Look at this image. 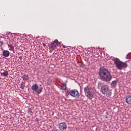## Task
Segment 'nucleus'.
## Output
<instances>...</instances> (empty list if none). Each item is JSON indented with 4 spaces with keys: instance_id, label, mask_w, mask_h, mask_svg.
Segmentation results:
<instances>
[{
    "instance_id": "39448f33",
    "label": "nucleus",
    "mask_w": 131,
    "mask_h": 131,
    "mask_svg": "<svg viewBox=\"0 0 131 131\" xmlns=\"http://www.w3.org/2000/svg\"><path fill=\"white\" fill-rule=\"evenodd\" d=\"M60 43L58 40L56 39L52 43L49 45V52L50 53H53V51H55L57 49L58 46H60Z\"/></svg>"
},
{
    "instance_id": "1a4fd4ad",
    "label": "nucleus",
    "mask_w": 131,
    "mask_h": 131,
    "mask_svg": "<svg viewBox=\"0 0 131 131\" xmlns=\"http://www.w3.org/2000/svg\"><path fill=\"white\" fill-rule=\"evenodd\" d=\"M125 102L128 105H131V95H127L126 96Z\"/></svg>"
},
{
    "instance_id": "9d476101",
    "label": "nucleus",
    "mask_w": 131,
    "mask_h": 131,
    "mask_svg": "<svg viewBox=\"0 0 131 131\" xmlns=\"http://www.w3.org/2000/svg\"><path fill=\"white\" fill-rule=\"evenodd\" d=\"M3 55L4 57H8L10 56V52L8 50H4L3 52Z\"/></svg>"
},
{
    "instance_id": "423d86ee",
    "label": "nucleus",
    "mask_w": 131,
    "mask_h": 131,
    "mask_svg": "<svg viewBox=\"0 0 131 131\" xmlns=\"http://www.w3.org/2000/svg\"><path fill=\"white\" fill-rule=\"evenodd\" d=\"M69 94L71 97L76 98V99L79 98V96H80V94H79V92L77 89H73L70 90Z\"/></svg>"
},
{
    "instance_id": "20e7f679",
    "label": "nucleus",
    "mask_w": 131,
    "mask_h": 131,
    "mask_svg": "<svg viewBox=\"0 0 131 131\" xmlns=\"http://www.w3.org/2000/svg\"><path fill=\"white\" fill-rule=\"evenodd\" d=\"M101 92L103 95H106L107 97H111V95H112V93L109 90L108 85H103L101 86Z\"/></svg>"
},
{
    "instance_id": "a211bd4d",
    "label": "nucleus",
    "mask_w": 131,
    "mask_h": 131,
    "mask_svg": "<svg viewBox=\"0 0 131 131\" xmlns=\"http://www.w3.org/2000/svg\"><path fill=\"white\" fill-rule=\"evenodd\" d=\"M129 53L127 54L126 57V59H128V60H130V56H129Z\"/></svg>"
},
{
    "instance_id": "2eb2a0df",
    "label": "nucleus",
    "mask_w": 131,
    "mask_h": 131,
    "mask_svg": "<svg viewBox=\"0 0 131 131\" xmlns=\"http://www.w3.org/2000/svg\"><path fill=\"white\" fill-rule=\"evenodd\" d=\"M117 85V81L116 80L113 81L111 83V86L113 88H115Z\"/></svg>"
},
{
    "instance_id": "0eeeda50",
    "label": "nucleus",
    "mask_w": 131,
    "mask_h": 131,
    "mask_svg": "<svg viewBox=\"0 0 131 131\" xmlns=\"http://www.w3.org/2000/svg\"><path fill=\"white\" fill-rule=\"evenodd\" d=\"M31 89L33 92H35L37 95H39L42 92V88H40L38 89V85L37 84H33Z\"/></svg>"
},
{
    "instance_id": "412c9836",
    "label": "nucleus",
    "mask_w": 131,
    "mask_h": 131,
    "mask_svg": "<svg viewBox=\"0 0 131 131\" xmlns=\"http://www.w3.org/2000/svg\"><path fill=\"white\" fill-rule=\"evenodd\" d=\"M43 46H44V47H45V44H43Z\"/></svg>"
},
{
    "instance_id": "dca6fc26",
    "label": "nucleus",
    "mask_w": 131,
    "mask_h": 131,
    "mask_svg": "<svg viewBox=\"0 0 131 131\" xmlns=\"http://www.w3.org/2000/svg\"><path fill=\"white\" fill-rule=\"evenodd\" d=\"M21 78L24 81H26V80H28V79H29V77H28L27 75H24L21 77Z\"/></svg>"
},
{
    "instance_id": "f03ea898",
    "label": "nucleus",
    "mask_w": 131,
    "mask_h": 131,
    "mask_svg": "<svg viewBox=\"0 0 131 131\" xmlns=\"http://www.w3.org/2000/svg\"><path fill=\"white\" fill-rule=\"evenodd\" d=\"M113 61L116 66V68L119 69V70H122L124 68L127 67V64L125 62H123L117 58H114Z\"/></svg>"
},
{
    "instance_id": "aec40b11",
    "label": "nucleus",
    "mask_w": 131,
    "mask_h": 131,
    "mask_svg": "<svg viewBox=\"0 0 131 131\" xmlns=\"http://www.w3.org/2000/svg\"><path fill=\"white\" fill-rule=\"evenodd\" d=\"M19 59H20V60H21V59H22V56H19Z\"/></svg>"
},
{
    "instance_id": "6ab92c4d",
    "label": "nucleus",
    "mask_w": 131,
    "mask_h": 131,
    "mask_svg": "<svg viewBox=\"0 0 131 131\" xmlns=\"http://www.w3.org/2000/svg\"><path fill=\"white\" fill-rule=\"evenodd\" d=\"M4 45V41L1 40L0 39V47Z\"/></svg>"
},
{
    "instance_id": "6e6552de",
    "label": "nucleus",
    "mask_w": 131,
    "mask_h": 131,
    "mask_svg": "<svg viewBox=\"0 0 131 131\" xmlns=\"http://www.w3.org/2000/svg\"><path fill=\"white\" fill-rule=\"evenodd\" d=\"M58 127L60 130L64 131L65 129H67V124H66V123L65 122L60 123Z\"/></svg>"
},
{
    "instance_id": "9b49d317",
    "label": "nucleus",
    "mask_w": 131,
    "mask_h": 131,
    "mask_svg": "<svg viewBox=\"0 0 131 131\" xmlns=\"http://www.w3.org/2000/svg\"><path fill=\"white\" fill-rule=\"evenodd\" d=\"M1 74L4 76V77H8L9 76V72L7 71H5L3 73H1Z\"/></svg>"
},
{
    "instance_id": "ddd939ff",
    "label": "nucleus",
    "mask_w": 131,
    "mask_h": 131,
    "mask_svg": "<svg viewBox=\"0 0 131 131\" xmlns=\"http://www.w3.org/2000/svg\"><path fill=\"white\" fill-rule=\"evenodd\" d=\"M61 86V90H62V91H66L67 89V85L66 84L62 83Z\"/></svg>"
},
{
    "instance_id": "f257e3e1",
    "label": "nucleus",
    "mask_w": 131,
    "mask_h": 131,
    "mask_svg": "<svg viewBox=\"0 0 131 131\" xmlns=\"http://www.w3.org/2000/svg\"><path fill=\"white\" fill-rule=\"evenodd\" d=\"M99 75L100 79L103 81H110L112 79V75L106 69H100Z\"/></svg>"
},
{
    "instance_id": "f3484780",
    "label": "nucleus",
    "mask_w": 131,
    "mask_h": 131,
    "mask_svg": "<svg viewBox=\"0 0 131 131\" xmlns=\"http://www.w3.org/2000/svg\"><path fill=\"white\" fill-rule=\"evenodd\" d=\"M28 112L30 115H32L33 114V113L32 112V110H31V108H29L28 111Z\"/></svg>"
},
{
    "instance_id": "f8f14e48",
    "label": "nucleus",
    "mask_w": 131,
    "mask_h": 131,
    "mask_svg": "<svg viewBox=\"0 0 131 131\" xmlns=\"http://www.w3.org/2000/svg\"><path fill=\"white\" fill-rule=\"evenodd\" d=\"M25 82H21L20 84H19V86L20 89H21V90H24L25 88Z\"/></svg>"
},
{
    "instance_id": "4468645a",
    "label": "nucleus",
    "mask_w": 131,
    "mask_h": 131,
    "mask_svg": "<svg viewBox=\"0 0 131 131\" xmlns=\"http://www.w3.org/2000/svg\"><path fill=\"white\" fill-rule=\"evenodd\" d=\"M8 48H9V51H11L12 52H14L15 49L14 48V46L12 45V44L9 45L8 44Z\"/></svg>"
},
{
    "instance_id": "7ed1b4c3",
    "label": "nucleus",
    "mask_w": 131,
    "mask_h": 131,
    "mask_svg": "<svg viewBox=\"0 0 131 131\" xmlns=\"http://www.w3.org/2000/svg\"><path fill=\"white\" fill-rule=\"evenodd\" d=\"M84 92L85 94H87V97L89 98L90 100H92L94 96V89L88 85L84 88Z\"/></svg>"
}]
</instances>
